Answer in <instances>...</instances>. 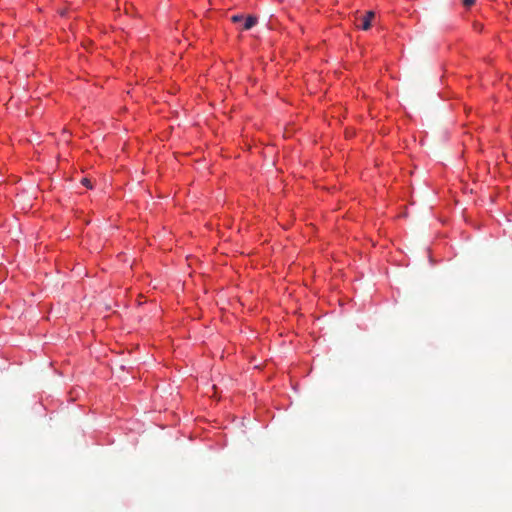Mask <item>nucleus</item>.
<instances>
[{
  "mask_svg": "<svg viewBox=\"0 0 512 512\" xmlns=\"http://www.w3.org/2000/svg\"><path fill=\"white\" fill-rule=\"evenodd\" d=\"M375 13L373 11H367L364 15H361L357 18V21L359 22L357 24V27L361 28L362 30H368L371 27V21L374 19Z\"/></svg>",
  "mask_w": 512,
  "mask_h": 512,
  "instance_id": "1",
  "label": "nucleus"
},
{
  "mask_svg": "<svg viewBox=\"0 0 512 512\" xmlns=\"http://www.w3.org/2000/svg\"><path fill=\"white\" fill-rule=\"evenodd\" d=\"M242 22H243L242 29L249 30L256 24L257 18L252 15H249L247 17L244 16V20Z\"/></svg>",
  "mask_w": 512,
  "mask_h": 512,
  "instance_id": "2",
  "label": "nucleus"
},
{
  "mask_svg": "<svg viewBox=\"0 0 512 512\" xmlns=\"http://www.w3.org/2000/svg\"><path fill=\"white\" fill-rule=\"evenodd\" d=\"M81 184L89 189H91L93 186H92V183H91V180L87 177H84L81 179Z\"/></svg>",
  "mask_w": 512,
  "mask_h": 512,
  "instance_id": "3",
  "label": "nucleus"
},
{
  "mask_svg": "<svg viewBox=\"0 0 512 512\" xmlns=\"http://www.w3.org/2000/svg\"><path fill=\"white\" fill-rule=\"evenodd\" d=\"M231 20L234 23L242 22L244 20V16L243 15H234V16H232Z\"/></svg>",
  "mask_w": 512,
  "mask_h": 512,
  "instance_id": "4",
  "label": "nucleus"
},
{
  "mask_svg": "<svg viewBox=\"0 0 512 512\" xmlns=\"http://www.w3.org/2000/svg\"><path fill=\"white\" fill-rule=\"evenodd\" d=\"M476 2V0H462V4L465 6V7H471L472 5H474Z\"/></svg>",
  "mask_w": 512,
  "mask_h": 512,
  "instance_id": "5",
  "label": "nucleus"
}]
</instances>
